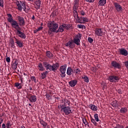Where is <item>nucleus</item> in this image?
I'll use <instances>...</instances> for the list:
<instances>
[{"label":"nucleus","mask_w":128,"mask_h":128,"mask_svg":"<svg viewBox=\"0 0 128 128\" xmlns=\"http://www.w3.org/2000/svg\"><path fill=\"white\" fill-rule=\"evenodd\" d=\"M88 42L92 44V42H94V40H92V38L89 37V38H88Z\"/></svg>","instance_id":"48"},{"label":"nucleus","mask_w":128,"mask_h":128,"mask_svg":"<svg viewBox=\"0 0 128 128\" xmlns=\"http://www.w3.org/2000/svg\"><path fill=\"white\" fill-rule=\"evenodd\" d=\"M10 44H11L12 48H14L16 47L14 46V41L12 39L10 40Z\"/></svg>","instance_id":"36"},{"label":"nucleus","mask_w":128,"mask_h":128,"mask_svg":"<svg viewBox=\"0 0 128 128\" xmlns=\"http://www.w3.org/2000/svg\"><path fill=\"white\" fill-rule=\"evenodd\" d=\"M3 121H4V120H2V118H0V124H2Z\"/></svg>","instance_id":"56"},{"label":"nucleus","mask_w":128,"mask_h":128,"mask_svg":"<svg viewBox=\"0 0 128 128\" xmlns=\"http://www.w3.org/2000/svg\"><path fill=\"white\" fill-rule=\"evenodd\" d=\"M119 52L120 54L124 56H126L128 54V50L124 48L120 49Z\"/></svg>","instance_id":"13"},{"label":"nucleus","mask_w":128,"mask_h":128,"mask_svg":"<svg viewBox=\"0 0 128 128\" xmlns=\"http://www.w3.org/2000/svg\"><path fill=\"white\" fill-rule=\"evenodd\" d=\"M6 126L7 128H10V126H12V124H10V122L8 121L7 123L6 124Z\"/></svg>","instance_id":"42"},{"label":"nucleus","mask_w":128,"mask_h":128,"mask_svg":"<svg viewBox=\"0 0 128 128\" xmlns=\"http://www.w3.org/2000/svg\"><path fill=\"white\" fill-rule=\"evenodd\" d=\"M12 70H16L18 68V62L16 60H15L12 64Z\"/></svg>","instance_id":"26"},{"label":"nucleus","mask_w":128,"mask_h":128,"mask_svg":"<svg viewBox=\"0 0 128 128\" xmlns=\"http://www.w3.org/2000/svg\"><path fill=\"white\" fill-rule=\"evenodd\" d=\"M11 26L12 28H14L16 30V32L17 30H22V28H20V25H18V23L16 20L13 21V22L11 23Z\"/></svg>","instance_id":"7"},{"label":"nucleus","mask_w":128,"mask_h":128,"mask_svg":"<svg viewBox=\"0 0 128 128\" xmlns=\"http://www.w3.org/2000/svg\"><path fill=\"white\" fill-rule=\"evenodd\" d=\"M114 6L116 8V10H117V12H122V6L120 5V4H118L117 2H115V3H114Z\"/></svg>","instance_id":"14"},{"label":"nucleus","mask_w":128,"mask_h":128,"mask_svg":"<svg viewBox=\"0 0 128 128\" xmlns=\"http://www.w3.org/2000/svg\"><path fill=\"white\" fill-rule=\"evenodd\" d=\"M32 20H34V16L33 15L32 16Z\"/></svg>","instance_id":"62"},{"label":"nucleus","mask_w":128,"mask_h":128,"mask_svg":"<svg viewBox=\"0 0 128 128\" xmlns=\"http://www.w3.org/2000/svg\"><path fill=\"white\" fill-rule=\"evenodd\" d=\"M43 64L46 70H49L50 71V68L52 66L50 64L48 63V62H44Z\"/></svg>","instance_id":"21"},{"label":"nucleus","mask_w":128,"mask_h":128,"mask_svg":"<svg viewBox=\"0 0 128 128\" xmlns=\"http://www.w3.org/2000/svg\"><path fill=\"white\" fill-rule=\"evenodd\" d=\"M6 62H10V57H7L6 58Z\"/></svg>","instance_id":"49"},{"label":"nucleus","mask_w":128,"mask_h":128,"mask_svg":"<svg viewBox=\"0 0 128 128\" xmlns=\"http://www.w3.org/2000/svg\"><path fill=\"white\" fill-rule=\"evenodd\" d=\"M46 98H48V100H50V95L49 94H46Z\"/></svg>","instance_id":"54"},{"label":"nucleus","mask_w":128,"mask_h":128,"mask_svg":"<svg viewBox=\"0 0 128 128\" xmlns=\"http://www.w3.org/2000/svg\"><path fill=\"white\" fill-rule=\"evenodd\" d=\"M66 26L64 24L60 25L56 31V33L62 32L64 30H66Z\"/></svg>","instance_id":"16"},{"label":"nucleus","mask_w":128,"mask_h":128,"mask_svg":"<svg viewBox=\"0 0 128 128\" xmlns=\"http://www.w3.org/2000/svg\"><path fill=\"white\" fill-rule=\"evenodd\" d=\"M82 120L83 124H85L86 126H90V125H88V122H86V118H82Z\"/></svg>","instance_id":"34"},{"label":"nucleus","mask_w":128,"mask_h":128,"mask_svg":"<svg viewBox=\"0 0 128 128\" xmlns=\"http://www.w3.org/2000/svg\"><path fill=\"white\" fill-rule=\"evenodd\" d=\"M78 8V4H74V6H73V10H76Z\"/></svg>","instance_id":"41"},{"label":"nucleus","mask_w":128,"mask_h":128,"mask_svg":"<svg viewBox=\"0 0 128 128\" xmlns=\"http://www.w3.org/2000/svg\"><path fill=\"white\" fill-rule=\"evenodd\" d=\"M0 6L4 8V0H0Z\"/></svg>","instance_id":"46"},{"label":"nucleus","mask_w":128,"mask_h":128,"mask_svg":"<svg viewBox=\"0 0 128 128\" xmlns=\"http://www.w3.org/2000/svg\"><path fill=\"white\" fill-rule=\"evenodd\" d=\"M38 68L40 72H44V66L42 63L38 64Z\"/></svg>","instance_id":"25"},{"label":"nucleus","mask_w":128,"mask_h":128,"mask_svg":"<svg viewBox=\"0 0 128 128\" xmlns=\"http://www.w3.org/2000/svg\"><path fill=\"white\" fill-rule=\"evenodd\" d=\"M91 122H92V124H94V126H96L98 124V123L96 122V120H94V118L91 119Z\"/></svg>","instance_id":"45"},{"label":"nucleus","mask_w":128,"mask_h":128,"mask_svg":"<svg viewBox=\"0 0 128 128\" xmlns=\"http://www.w3.org/2000/svg\"><path fill=\"white\" fill-rule=\"evenodd\" d=\"M111 104H112V106H113V108H116V106H118V101L115 100V101L112 102L111 103Z\"/></svg>","instance_id":"35"},{"label":"nucleus","mask_w":128,"mask_h":128,"mask_svg":"<svg viewBox=\"0 0 128 128\" xmlns=\"http://www.w3.org/2000/svg\"><path fill=\"white\" fill-rule=\"evenodd\" d=\"M108 80L110 82H118L120 80V78L116 76H109Z\"/></svg>","instance_id":"6"},{"label":"nucleus","mask_w":128,"mask_h":128,"mask_svg":"<svg viewBox=\"0 0 128 128\" xmlns=\"http://www.w3.org/2000/svg\"><path fill=\"white\" fill-rule=\"evenodd\" d=\"M60 67V64H58V63H56L54 64H53L52 66L51 65V67L50 69V72H56L58 68Z\"/></svg>","instance_id":"10"},{"label":"nucleus","mask_w":128,"mask_h":128,"mask_svg":"<svg viewBox=\"0 0 128 128\" xmlns=\"http://www.w3.org/2000/svg\"><path fill=\"white\" fill-rule=\"evenodd\" d=\"M74 42L75 43L77 46H80V40L78 38H75L74 40Z\"/></svg>","instance_id":"30"},{"label":"nucleus","mask_w":128,"mask_h":128,"mask_svg":"<svg viewBox=\"0 0 128 128\" xmlns=\"http://www.w3.org/2000/svg\"><path fill=\"white\" fill-rule=\"evenodd\" d=\"M70 102L67 99L63 98L62 100L61 104L58 106V110H60V112H64L66 116H68L70 114H72V108L70 106Z\"/></svg>","instance_id":"1"},{"label":"nucleus","mask_w":128,"mask_h":128,"mask_svg":"<svg viewBox=\"0 0 128 128\" xmlns=\"http://www.w3.org/2000/svg\"><path fill=\"white\" fill-rule=\"evenodd\" d=\"M77 38H82V34H78V35L77 36Z\"/></svg>","instance_id":"59"},{"label":"nucleus","mask_w":128,"mask_h":128,"mask_svg":"<svg viewBox=\"0 0 128 128\" xmlns=\"http://www.w3.org/2000/svg\"><path fill=\"white\" fill-rule=\"evenodd\" d=\"M76 22L78 24H84V22H88V18L86 17L81 16L78 18Z\"/></svg>","instance_id":"5"},{"label":"nucleus","mask_w":128,"mask_h":128,"mask_svg":"<svg viewBox=\"0 0 128 128\" xmlns=\"http://www.w3.org/2000/svg\"><path fill=\"white\" fill-rule=\"evenodd\" d=\"M47 26L48 28V34H52V32H56L58 28V24L54 21H49L47 24Z\"/></svg>","instance_id":"2"},{"label":"nucleus","mask_w":128,"mask_h":128,"mask_svg":"<svg viewBox=\"0 0 128 128\" xmlns=\"http://www.w3.org/2000/svg\"><path fill=\"white\" fill-rule=\"evenodd\" d=\"M82 80H84V81L85 82H89L90 79L88 78V76L84 75V76H82Z\"/></svg>","instance_id":"28"},{"label":"nucleus","mask_w":128,"mask_h":128,"mask_svg":"<svg viewBox=\"0 0 128 128\" xmlns=\"http://www.w3.org/2000/svg\"><path fill=\"white\" fill-rule=\"evenodd\" d=\"M30 79L32 82H34L36 84V78L35 76H32L30 77Z\"/></svg>","instance_id":"43"},{"label":"nucleus","mask_w":128,"mask_h":128,"mask_svg":"<svg viewBox=\"0 0 128 128\" xmlns=\"http://www.w3.org/2000/svg\"><path fill=\"white\" fill-rule=\"evenodd\" d=\"M52 14L53 16H56V12H52Z\"/></svg>","instance_id":"58"},{"label":"nucleus","mask_w":128,"mask_h":128,"mask_svg":"<svg viewBox=\"0 0 128 128\" xmlns=\"http://www.w3.org/2000/svg\"><path fill=\"white\" fill-rule=\"evenodd\" d=\"M114 128H124V126L122 125H120L118 124L116 125V126H115Z\"/></svg>","instance_id":"44"},{"label":"nucleus","mask_w":128,"mask_h":128,"mask_svg":"<svg viewBox=\"0 0 128 128\" xmlns=\"http://www.w3.org/2000/svg\"><path fill=\"white\" fill-rule=\"evenodd\" d=\"M64 26L66 27H65V29L68 30L70 28V26L66 25V24H64Z\"/></svg>","instance_id":"52"},{"label":"nucleus","mask_w":128,"mask_h":128,"mask_svg":"<svg viewBox=\"0 0 128 128\" xmlns=\"http://www.w3.org/2000/svg\"><path fill=\"white\" fill-rule=\"evenodd\" d=\"M40 4H42V1L40 0H36L34 2V6L36 10L40 8Z\"/></svg>","instance_id":"11"},{"label":"nucleus","mask_w":128,"mask_h":128,"mask_svg":"<svg viewBox=\"0 0 128 128\" xmlns=\"http://www.w3.org/2000/svg\"><path fill=\"white\" fill-rule=\"evenodd\" d=\"M66 74L68 76H72L74 74V70L72 69V68L68 67L67 69Z\"/></svg>","instance_id":"24"},{"label":"nucleus","mask_w":128,"mask_h":128,"mask_svg":"<svg viewBox=\"0 0 128 128\" xmlns=\"http://www.w3.org/2000/svg\"><path fill=\"white\" fill-rule=\"evenodd\" d=\"M16 5L17 6V10L22 12L23 10L24 12H26V2L24 1H16Z\"/></svg>","instance_id":"3"},{"label":"nucleus","mask_w":128,"mask_h":128,"mask_svg":"<svg viewBox=\"0 0 128 128\" xmlns=\"http://www.w3.org/2000/svg\"><path fill=\"white\" fill-rule=\"evenodd\" d=\"M94 118L96 122H100V119H98V114H94Z\"/></svg>","instance_id":"39"},{"label":"nucleus","mask_w":128,"mask_h":128,"mask_svg":"<svg viewBox=\"0 0 128 128\" xmlns=\"http://www.w3.org/2000/svg\"><path fill=\"white\" fill-rule=\"evenodd\" d=\"M102 28H96L95 30L94 34L98 36H102Z\"/></svg>","instance_id":"15"},{"label":"nucleus","mask_w":128,"mask_h":128,"mask_svg":"<svg viewBox=\"0 0 128 128\" xmlns=\"http://www.w3.org/2000/svg\"><path fill=\"white\" fill-rule=\"evenodd\" d=\"M69 86H71V88H74L76 86V84H78V81L76 80H72L70 82H68Z\"/></svg>","instance_id":"19"},{"label":"nucleus","mask_w":128,"mask_h":128,"mask_svg":"<svg viewBox=\"0 0 128 128\" xmlns=\"http://www.w3.org/2000/svg\"><path fill=\"white\" fill-rule=\"evenodd\" d=\"M22 30H18L16 32V34L19 36V38H21L24 39L26 38V34H24V32H22Z\"/></svg>","instance_id":"8"},{"label":"nucleus","mask_w":128,"mask_h":128,"mask_svg":"<svg viewBox=\"0 0 128 128\" xmlns=\"http://www.w3.org/2000/svg\"><path fill=\"white\" fill-rule=\"evenodd\" d=\"M111 64L113 68H122V66H120V64L118 63L116 61H113L111 62Z\"/></svg>","instance_id":"17"},{"label":"nucleus","mask_w":128,"mask_h":128,"mask_svg":"<svg viewBox=\"0 0 128 128\" xmlns=\"http://www.w3.org/2000/svg\"><path fill=\"white\" fill-rule=\"evenodd\" d=\"M46 56L48 58H54V54H52V53L50 51L46 52Z\"/></svg>","instance_id":"27"},{"label":"nucleus","mask_w":128,"mask_h":128,"mask_svg":"<svg viewBox=\"0 0 128 128\" xmlns=\"http://www.w3.org/2000/svg\"><path fill=\"white\" fill-rule=\"evenodd\" d=\"M48 74V71H46L45 72L42 73L41 78H42V80L46 78V74Z\"/></svg>","instance_id":"29"},{"label":"nucleus","mask_w":128,"mask_h":128,"mask_svg":"<svg viewBox=\"0 0 128 128\" xmlns=\"http://www.w3.org/2000/svg\"><path fill=\"white\" fill-rule=\"evenodd\" d=\"M60 72H61V78H66V64L60 67Z\"/></svg>","instance_id":"4"},{"label":"nucleus","mask_w":128,"mask_h":128,"mask_svg":"<svg viewBox=\"0 0 128 128\" xmlns=\"http://www.w3.org/2000/svg\"><path fill=\"white\" fill-rule=\"evenodd\" d=\"M128 112L127 108H122L120 110V112L121 114H126Z\"/></svg>","instance_id":"33"},{"label":"nucleus","mask_w":128,"mask_h":128,"mask_svg":"<svg viewBox=\"0 0 128 128\" xmlns=\"http://www.w3.org/2000/svg\"><path fill=\"white\" fill-rule=\"evenodd\" d=\"M7 16H8V22H10V24H12V22H14L15 20H14V19L12 18V14H8Z\"/></svg>","instance_id":"23"},{"label":"nucleus","mask_w":128,"mask_h":128,"mask_svg":"<svg viewBox=\"0 0 128 128\" xmlns=\"http://www.w3.org/2000/svg\"><path fill=\"white\" fill-rule=\"evenodd\" d=\"M66 46H68L70 48H74V42L72 40H70L68 42L65 44Z\"/></svg>","instance_id":"18"},{"label":"nucleus","mask_w":128,"mask_h":128,"mask_svg":"<svg viewBox=\"0 0 128 128\" xmlns=\"http://www.w3.org/2000/svg\"><path fill=\"white\" fill-rule=\"evenodd\" d=\"M20 80L21 83H16L15 86L18 88V90H20L22 88V86H24V81L22 80V78H20Z\"/></svg>","instance_id":"12"},{"label":"nucleus","mask_w":128,"mask_h":128,"mask_svg":"<svg viewBox=\"0 0 128 128\" xmlns=\"http://www.w3.org/2000/svg\"><path fill=\"white\" fill-rule=\"evenodd\" d=\"M38 98H36V96L34 95L31 96L29 98L30 102H36Z\"/></svg>","instance_id":"20"},{"label":"nucleus","mask_w":128,"mask_h":128,"mask_svg":"<svg viewBox=\"0 0 128 128\" xmlns=\"http://www.w3.org/2000/svg\"><path fill=\"white\" fill-rule=\"evenodd\" d=\"M79 2H79V1H78V0H74V4H78Z\"/></svg>","instance_id":"55"},{"label":"nucleus","mask_w":128,"mask_h":128,"mask_svg":"<svg viewBox=\"0 0 128 128\" xmlns=\"http://www.w3.org/2000/svg\"><path fill=\"white\" fill-rule=\"evenodd\" d=\"M17 18L20 22V26H24V24H26V22H24V18L18 16H17Z\"/></svg>","instance_id":"9"},{"label":"nucleus","mask_w":128,"mask_h":128,"mask_svg":"<svg viewBox=\"0 0 128 128\" xmlns=\"http://www.w3.org/2000/svg\"><path fill=\"white\" fill-rule=\"evenodd\" d=\"M86 2H94V0H85Z\"/></svg>","instance_id":"53"},{"label":"nucleus","mask_w":128,"mask_h":128,"mask_svg":"<svg viewBox=\"0 0 128 128\" xmlns=\"http://www.w3.org/2000/svg\"><path fill=\"white\" fill-rule=\"evenodd\" d=\"M74 10V18H76V20H78V12H76V10Z\"/></svg>","instance_id":"32"},{"label":"nucleus","mask_w":128,"mask_h":128,"mask_svg":"<svg viewBox=\"0 0 128 128\" xmlns=\"http://www.w3.org/2000/svg\"><path fill=\"white\" fill-rule=\"evenodd\" d=\"M42 30V26H41L38 28L36 32H40V30Z\"/></svg>","instance_id":"51"},{"label":"nucleus","mask_w":128,"mask_h":128,"mask_svg":"<svg viewBox=\"0 0 128 128\" xmlns=\"http://www.w3.org/2000/svg\"><path fill=\"white\" fill-rule=\"evenodd\" d=\"M78 28H82V30H84L86 28V26L82 24H78L77 25Z\"/></svg>","instance_id":"40"},{"label":"nucleus","mask_w":128,"mask_h":128,"mask_svg":"<svg viewBox=\"0 0 128 128\" xmlns=\"http://www.w3.org/2000/svg\"><path fill=\"white\" fill-rule=\"evenodd\" d=\"M24 76H28V74H26V73H24Z\"/></svg>","instance_id":"64"},{"label":"nucleus","mask_w":128,"mask_h":128,"mask_svg":"<svg viewBox=\"0 0 128 128\" xmlns=\"http://www.w3.org/2000/svg\"><path fill=\"white\" fill-rule=\"evenodd\" d=\"M16 44H18V46L20 48H22V43L20 42L18 40V39H16Z\"/></svg>","instance_id":"38"},{"label":"nucleus","mask_w":128,"mask_h":128,"mask_svg":"<svg viewBox=\"0 0 128 128\" xmlns=\"http://www.w3.org/2000/svg\"><path fill=\"white\" fill-rule=\"evenodd\" d=\"M29 2H34V0H28Z\"/></svg>","instance_id":"61"},{"label":"nucleus","mask_w":128,"mask_h":128,"mask_svg":"<svg viewBox=\"0 0 128 128\" xmlns=\"http://www.w3.org/2000/svg\"><path fill=\"white\" fill-rule=\"evenodd\" d=\"M88 107L92 110H93V112H96V110H98V106L94 104H89Z\"/></svg>","instance_id":"22"},{"label":"nucleus","mask_w":128,"mask_h":128,"mask_svg":"<svg viewBox=\"0 0 128 128\" xmlns=\"http://www.w3.org/2000/svg\"><path fill=\"white\" fill-rule=\"evenodd\" d=\"M74 74H80V68H76L74 70Z\"/></svg>","instance_id":"37"},{"label":"nucleus","mask_w":128,"mask_h":128,"mask_svg":"<svg viewBox=\"0 0 128 128\" xmlns=\"http://www.w3.org/2000/svg\"><path fill=\"white\" fill-rule=\"evenodd\" d=\"M80 16H84V14H86V12H84V11L82 10L80 11Z\"/></svg>","instance_id":"47"},{"label":"nucleus","mask_w":128,"mask_h":128,"mask_svg":"<svg viewBox=\"0 0 128 128\" xmlns=\"http://www.w3.org/2000/svg\"><path fill=\"white\" fill-rule=\"evenodd\" d=\"M118 94H122V90L120 89H118Z\"/></svg>","instance_id":"50"},{"label":"nucleus","mask_w":128,"mask_h":128,"mask_svg":"<svg viewBox=\"0 0 128 128\" xmlns=\"http://www.w3.org/2000/svg\"><path fill=\"white\" fill-rule=\"evenodd\" d=\"M6 128V124H2V128Z\"/></svg>","instance_id":"57"},{"label":"nucleus","mask_w":128,"mask_h":128,"mask_svg":"<svg viewBox=\"0 0 128 128\" xmlns=\"http://www.w3.org/2000/svg\"><path fill=\"white\" fill-rule=\"evenodd\" d=\"M106 4V0H100L98 2L99 6H104Z\"/></svg>","instance_id":"31"},{"label":"nucleus","mask_w":128,"mask_h":128,"mask_svg":"<svg viewBox=\"0 0 128 128\" xmlns=\"http://www.w3.org/2000/svg\"><path fill=\"white\" fill-rule=\"evenodd\" d=\"M20 128H26V127H24V126H21Z\"/></svg>","instance_id":"63"},{"label":"nucleus","mask_w":128,"mask_h":128,"mask_svg":"<svg viewBox=\"0 0 128 128\" xmlns=\"http://www.w3.org/2000/svg\"><path fill=\"white\" fill-rule=\"evenodd\" d=\"M29 88H30V90H32V86H29Z\"/></svg>","instance_id":"60"}]
</instances>
